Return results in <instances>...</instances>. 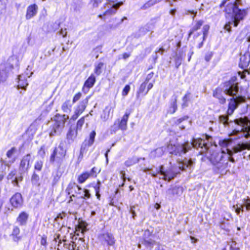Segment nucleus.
I'll list each match as a JSON object with an SVG mask.
<instances>
[{"label":"nucleus","instance_id":"nucleus-1","mask_svg":"<svg viewBox=\"0 0 250 250\" xmlns=\"http://www.w3.org/2000/svg\"><path fill=\"white\" fill-rule=\"evenodd\" d=\"M205 147L207 150H210L208 148V145L205 143V141L202 139H193L191 143L186 142L183 144L173 145L169 144L167 146V151L169 153L175 155L182 156L186 154L192 147L198 148Z\"/></svg>","mask_w":250,"mask_h":250},{"label":"nucleus","instance_id":"nucleus-2","mask_svg":"<svg viewBox=\"0 0 250 250\" xmlns=\"http://www.w3.org/2000/svg\"><path fill=\"white\" fill-rule=\"evenodd\" d=\"M238 83L229 81L225 83L222 87H218L213 92V96L217 99L221 104L226 103L224 94L233 97L240 94Z\"/></svg>","mask_w":250,"mask_h":250},{"label":"nucleus","instance_id":"nucleus-3","mask_svg":"<svg viewBox=\"0 0 250 250\" xmlns=\"http://www.w3.org/2000/svg\"><path fill=\"white\" fill-rule=\"evenodd\" d=\"M225 11L228 14L233 12L231 21L227 22L224 27V28L229 32L231 31V25H233L234 27L237 26L247 15L246 9H241L232 3H229L227 5Z\"/></svg>","mask_w":250,"mask_h":250},{"label":"nucleus","instance_id":"nucleus-4","mask_svg":"<svg viewBox=\"0 0 250 250\" xmlns=\"http://www.w3.org/2000/svg\"><path fill=\"white\" fill-rule=\"evenodd\" d=\"M236 124L242 126L240 131L234 130L229 135L231 139H238L243 137H250V121L247 117L240 118L234 121Z\"/></svg>","mask_w":250,"mask_h":250},{"label":"nucleus","instance_id":"nucleus-5","mask_svg":"<svg viewBox=\"0 0 250 250\" xmlns=\"http://www.w3.org/2000/svg\"><path fill=\"white\" fill-rule=\"evenodd\" d=\"M208 158L217 172L226 167L227 162H225L224 151H213Z\"/></svg>","mask_w":250,"mask_h":250},{"label":"nucleus","instance_id":"nucleus-6","mask_svg":"<svg viewBox=\"0 0 250 250\" xmlns=\"http://www.w3.org/2000/svg\"><path fill=\"white\" fill-rule=\"evenodd\" d=\"M156 171L157 172L156 173H151L152 177L156 178L158 177V174H159L160 176L159 178L160 179H163L165 181L167 180L168 182L173 179L176 176L177 174L179 173V172L175 171L174 168L172 167L165 170L163 165H161L159 169H157Z\"/></svg>","mask_w":250,"mask_h":250},{"label":"nucleus","instance_id":"nucleus-7","mask_svg":"<svg viewBox=\"0 0 250 250\" xmlns=\"http://www.w3.org/2000/svg\"><path fill=\"white\" fill-rule=\"evenodd\" d=\"M69 118L68 115L57 114L54 117V124L52 130L50 133V136H54L57 133L60 132V129L62 128L65 121Z\"/></svg>","mask_w":250,"mask_h":250},{"label":"nucleus","instance_id":"nucleus-8","mask_svg":"<svg viewBox=\"0 0 250 250\" xmlns=\"http://www.w3.org/2000/svg\"><path fill=\"white\" fill-rule=\"evenodd\" d=\"M245 101V97L242 96L240 93L235 97L231 98L229 101L227 115L229 117V116L232 115L238 105L244 102Z\"/></svg>","mask_w":250,"mask_h":250},{"label":"nucleus","instance_id":"nucleus-9","mask_svg":"<svg viewBox=\"0 0 250 250\" xmlns=\"http://www.w3.org/2000/svg\"><path fill=\"white\" fill-rule=\"evenodd\" d=\"M98 240L102 245L107 247L108 250L110 247L115 245L116 242L113 234L109 232L100 234L98 236Z\"/></svg>","mask_w":250,"mask_h":250},{"label":"nucleus","instance_id":"nucleus-10","mask_svg":"<svg viewBox=\"0 0 250 250\" xmlns=\"http://www.w3.org/2000/svg\"><path fill=\"white\" fill-rule=\"evenodd\" d=\"M153 236L148 230L145 231L143 235V240L141 241V244H138V247L141 248V244L144 245L147 249L150 250L154 246H157V243L153 239Z\"/></svg>","mask_w":250,"mask_h":250},{"label":"nucleus","instance_id":"nucleus-11","mask_svg":"<svg viewBox=\"0 0 250 250\" xmlns=\"http://www.w3.org/2000/svg\"><path fill=\"white\" fill-rule=\"evenodd\" d=\"M63 143L60 144L58 148H55L53 153L50 156V161L54 162L55 158L59 159H62L65 156L66 150L63 147Z\"/></svg>","mask_w":250,"mask_h":250},{"label":"nucleus","instance_id":"nucleus-12","mask_svg":"<svg viewBox=\"0 0 250 250\" xmlns=\"http://www.w3.org/2000/svg\"><path fill=\"white\" fill-rule=\"evenodd\" d=\"M188 116H185L179 118H174V125L178 126L181 130L185 129L188 125L191 124V121H188Z\"/></svg>","mask_w":250,"mask_h":250},{"label":"nucleus","instance_id":"nucleus-13","mask_svg":"<svg viewBox=\"0 0 250 250\" xmlns=\"http://www.w3.org/2000/svg\"><path fill=\"white\" fill-rule=\"evenodd\" d=\"M188 116H185L179 118H174V125L178 126L181 130L185 129L188 125L191 124V121H188Z\"/></svg>","mask_w":250,"mask_h":250},{"label":"nucleus","instance_id":"nucleus-14","mask_svg":"<svg viewBox=\"0 0 250 250\" xmlns=\"http://www.w3.org/2000/svg\"><path fill=\"white\" fill-rule=\"evenodd\" d=\"M30 160V154L24 156L21 161L19 167V170L21 173L26 172L29 167V162Z\"/></svg>","mask_w":250,"mask_h":250},{"label":"nucleus","instance_id":"nucleus-15","mask_svg":"<svg viewBox=\"0 0 250 250\" xmlns=\"http://www.w3.org/2000/svg\"><path fill=\"white\" fill-rule=\"evenodd\" d=\"M15 161V159L9 161H3L2 160L0 161V181H1L3 178L6 166L9 167Z\"/></svg>","mask_w":250,"mask_h":250},{"label":"nucleus","instance_id":"nucleus-16","mask_svg":"<svg viewBox=\"0 0 250 250\" xmlns=\"http://www.w3.org/2000/svg\"><path fill=\"white\" fill-rule=\"evenodd\" d=\"M120 5L118 3L116 4H106L105 6V9H106L104 16L105 15H111L114 14L118 8L119 7Z\"/></svg>","mask_w":250,"mask_h":250},{"label":"nucleus","instance_id":"nucleus-17","mask_svg":"<svg viewBox=\"0 0 250 250\" xmlns=\"http://www.w3.org/2000/svg\"><path fill=\"white\" fill-rule=\"evenodd\" d=\"M194 163L192 159H185L183 161L178 163L179 169L182 171L186 170V168H190Z\"/></svg>","mask_w":250,"mask_h":250},{"label":"nucleus","instance_id":"nucleus-18","mask_svg":"<svg viewBox=\"0 0 250 250\" xmlns=\"http://www.w3.org/2000/svg\"><path fill=\"white\" fill-rule=\"evenodd\" d=\"M82 188L74 183H70L66 188L68 194L76 193L80 195L82 193Z\"/></svg>","mask_w":250,"mask_h":250},{"label":"nucleus","instance_id":"nucleus-19","mask_svg":"<svg viewBox=\"0 0 250 250\" xmlns=\"http://www.w3.org/2000/svg\"><path fill=\"white\" fill-rule=\"evenodd\" d=\"M10 203L15 208L20 207L22 203L21 195L19 193H16L11 198Z\"/></svg>","mask_w":250,"mask_h":250},{"label":"nucleus","instance_id":"nucleus-20","mask_svg":"<svg viewBox=\"0 0 250 250\" xmlns=\"http://www.w3.org/2000/svg\"><path fill=\"white\" fill-rule=\"evenodd\" d=\"M38 9V6L35 4L29 5L27 8L26 19L29 20L34 17L37 14Z\"/></svg>","mask_w":250,"mask_h":250},{"label":"nucleus","instance_id":"nucleus-21","mask_svg":"<svg viewBox=\"0 0 250 250\" xmlns=\"http://www.w3.org/2000/svg\"><path fill=\"white\" fill-rule=\"evenodd\" d=\"M130 113L125 112V114L122 117L121 120H118L119 128L125 131L127 129V123Z\"/></svg>","mask_w":250,"mask_h":250},{"label":"nucleus","instance_id":"nucleus-22","mask_svg":"<svg viewBox=\"0 0 250 250\" xmlns=\"http://www.w3.org/2000/svg\"><path fill=\"white\" fill-rule=\"evenodd\" d=\"M16 171H11L8 175V179L11 180L12 183L14 186H18V183L22 180V177L21 176L15 177L16 175Z\"/></svg>","mask_w":250,"mask_h":250},{"label":"nucleus","instance_id":"nucleus-23","mask_svg":"<svg viewBox=\"0 0 250 250\" xmlns=\"http://www.w3.org/2000/svg\"><path fill=\"white\" fill-rule=\"evenodd\" d=\"M88 100L89 97H87L86 99L80 102L79 105L75 110L76 114L77 115H80L83 112L86 107Z\"/></svg>","mask_w":250,"mask_h":250},{"label":"nucleus","instance_id":"nucleus-24","mask_svg":"<svg viewBox=\"0 0 250 250\" xmlns=\"http://www.w3.org/2000/svg\"><path fill=\"white\" fill-rule=\"evenodd\" d=\"M250 62V57L248 55L241 56L240 59L239 66L245 69L248 67Z\"/></svg>","mask_w":250,"mask_h":250},{"label":"nucleus","instance_id":"nucleus-25","mask_svg":"<svg viewBox=\"0 0 250 250\" xmlns=\"http://www.w3.org/2000/svg\"><path fill=\"white\" fill-rule=\"evenodd\" d=\"M245 149H250V144L248 143H239L233 148V150L234 153H237Z\"/></svg>","mask_w":250,"mask_h":250},{"label":"nucleus","instance_id":"nucleus-26","mask_svg":"<svg viewBox=\"0 0 250 250\" xmlns=\"http://www.w3.org/2000/svg\"><path fill=\"white\" fill-rule=\"evenodd\" d=\"M18 88L26 90V87L28 84L27 82L26 79H25V77L23 75H20L18 76Z\"/></svg>","mask_w":250,"mask_h":250},{"label":"nucleus","instance_id":"nucleus-27","mask_svg":"<svg viewBox=\"0 0 250 250\" xmlns=\"http://www.w3.org/2000/svg\"><path fill=\"white\" fill-rule=\"evenodd\" d=\"M177 96L175 94H174L171 97V102L170 104V106L169 107L168 109V112L170 113L173 114L175 113L177 109Z\"/></svg>","mask_w":250,"mask_h":250},{"label":"nucleus","instance_id":"nucleus-28","mask_svg":"<svg viewBox=\"0 0 250 250\" xmlns=\"http://www.w3.org/2000/svg\"><path fill=\"white\" fill-rule=\"evenodd\" d=\"M95 82L96 77L94 74H92L85 82L84 86L89 89L93 87Z\"/></svg>","mask_w":250,"mask_h":250},{"label":"nucleus","instance_id":"nucleus-29","mask_svg":"<svg viewBox=\"0 0 250 250\" xmlns=\"http://www.w3.org/2000/svg\"><path fill=\"white\" fill-rule=\"evenodd\" d=\"M28 215L25 212H21L17 218V222L20 225H24L26 223Z\"/></svg>","mask_w":250,"mask_h":250},{"label":"nucleus","instance_id":"nucleus-30","mask_svg":"<svg viewBox=\"0 0 250 250\" xmlns=\"http://www.w3.org/2000/svg\"><path fill=\"white\" fill-rule=\"evenodd\" d=\"M164 151L163 147L156 148L151 152L149 156L151 158H155L157 157H161L164 154Z\"/></svg>","mask_w":250,"mask_h":250},{"label":"nucleus","instance_id":"nucleus-31","mask_svg":"<svg viewBox=\"0 0 250 250\" xmlns=\"http://www.w3.org/2000/svg\"><path fill=\"white\" fill-rule=\"evenodd\" d=\"M139 161V159L136 157L128 158L125 162V165L127 167H130Z\"/></svg>","mask_w":250,"mask_h":250},{"label":"nucleus","instance_id":"nucleus-32","mask_svg":"<svg viewBox=\"0 0 250 250\" xmlns=\"http://www.w3.org/2000/svg\"><path fill=\"white\" fill-rule=\"evenodd\" d=\"M203 21H198L193 26L188 33V37H190L196 31L198 30L202 25Z\"/></svg>","mask_w":250,"mask_h":250},{"label":"nucleus","instance_id":"nucleus-33","mask_svg":"<svg viewBox=\"0 0 250 250\" xmlns=\"http://www.w3.org/2000/svg\"><path fill=\"white\" fill-rule=\"evenodd\" d=\"M91 177L88 172H85L80 175L78 179V182L80 184L83 183L88 178Z\"/></svg>","mask_w":250,"mask_h":250},{"label":"nucleus","instance_id":"nucleus-34","mask_svg":"<svg viewBox=\"0 0 250 250\" xmlns=\"http://www.w3.org/2000/svg\"><path fill=\"white\" fill-rule=\"evenodd\" d=\"M161 1V0H149L144 4L142 7V9L144 10L146 9Z\"/></svg>","mask_w":250,"mask_h":250},{"label":"nucleus","instance_id":"nucleus-35","mask_svg":"<svg viewBox=\"0 0 250 250\" xmlns=\"http://www.w3.org/2000/svg\"><path fill=\"white\" fill-rule=\"evenodd\" d=\"M87 230L86 227L83 226L82 225H78L75 229L76 235L79 236L80 233L83 234Z\"/></svg>","mask_w":250,"mask_h":250},{"label":"nucleus","instance_id":"nucleus-36","mask_svg":"<svg viewBox=\"0 0 250 250\" xmlns=\"http://www.w3.org/2000/svg\"><path fill=\"white\" fill-rule=\"evenodd\" d=\"M104 66V63L100 62L95 65L94 73L97 76L100 75L102 72V68Z\"/></svg>","mask_w":250,"mask_h":250},{"label":"nucleus","instance_id":"nucleus-37","mask_svg":"<svg viewBox=\"0 0 250 250\" xmlns=\"http://www.w3.org/2000/svg\"><path fill=\"white\" fill-rule=\"evenodd\" d=\"M227 151L228 155L224 153L225 162H227V164H228V162L229 160L230 162H234V158L231 157L232 154V151L228 149H227Z\"/></svg>","mask_w":250,"mask_h":250},{"label":"nucleus","instance_id":"nucleus-38","mask_svg":"<svg viewBox=\"0 0 250 250\" xmlns=\"http://www.w3.org/2000/svg\"><path fill=\"white\" fill-rule=\"evenodd\" d=\"M16 151V149L15 147H13L11 148L10 150H8L6 152V156L7 158L9 159H11V160H12L13 159H15L16 160L15 158H13V155L15 153Z\"/></svg>","mask_w":250,"mask_h":250},{"label":"nucleus","instance_id":"nucleus-39","mask_svg":"<svg viewBox=\"0 0 250 250\" xmlns=\"http://www.w3.org/2000/svg\"><path fill=\"white\" fill-rule=\"evenodd\" d=\"M71 105L69 101L65 102L62 105V109L64 112H68L70 110Z\"/></svg>","mask_w":250,"mask_h":250},{"label":"nucleus","instance_id":"nucleus-40","mask_svg":"<svg viewBox=\"0 0 250 250\" xmlns=\"http://www.w3.org/2000/svg\"><path fill=\"white\" fill-rule=\"evenodd\" d=\"M43 161L42 160H38L35 162L34 165V168L35 170L40 171L42 167Z\"/></svg>","mask_w":250,"mask_h":250},{"label":"nucleus","instance_id":"nucleus-41","mask_svg":"<svg viewBox=\"0 0 250 250\" xmlns=\"http://www.w3.org/2000/svg\"><path fill=\"white\" fill-rule=\"evenodd\" d=\"M229 117L227 115H223L219 116L220 122L224 124L225 125H227L229 124Z\"/></svg>","mask_w":250,"mask_h":250},{"label":"nucleus","instance_id":"nucleus-42","mask_svg":"<svg viewBox=\"0 0 250 250\" xmlns=\"http://www.w3.org/2000/svg\"><path fill=\"white\" fill-rule=\"evenodd\" d=\"M147 83L144 82L141 84L139 91L137 92L138 94L145 93Z\"/></svg>","mask_w":250,"mask_h":250},{"label":"nucleus","instance_id":"nucleus-43","mask_svg":"<svg viewBox=\"0 0 250 250\" xmlns=\"http://www.w3.org/2000/svg\"><path fill=\"white\" fill-rule=\"evenodd\" d=\"M77 132L74 129L70 128L68 132L67 133V136L68 139H73L76 137Z\"/></svg>","mask_w":250,"mask_h":250},{"label":"nucleus","instance_id":"nucleus-44","mask_svg":"<svg viewBox=\"0 0 250 250\" xmlns=\"http://www.w3.org/2000/svg\"><path fill=\"white\" fill-rule=\"evenodd\" d=\"M84 123V117H82L78 122L76 126V130H81Z\"/></svg>","mask_w":250,"mask_h":250},{"label":"nucleus","instance_id":"nucleus-45","mask_svg":"<svg viewBox=\"0 0 250 250\" xmlns=\"http://www.w3.org/2000/svg\"><path fill=\"white\" fill-rule=\"evenodd\" d=\"M96 135V132L94 131H92L89 135V140L88 142V145L91 146L94 142V138Z\"/></svg>","mask_w":250,"mask_h":250},{"label":"nucleus","instance_id":"nucleus-46","mask_svg":"<svg viewBox=\"0 0 250 250\" xmlns=\"http://www.w3.org/2000/svg\"><path fill=\"white\" fill-rule=\"evenodd\" d=\"M247 210H250V198L249 197H247L246 199H244L243 200V204Z\"/></svg>","mask_w":250,"mask_h":250},{"label":"nucleus","instance_id":"nucleus-47","mask_svg":"<svg viewBox=\"0 0 250 250\" xmlns=\"http://www.w3.org/2000/svg\"><path fill=\"white\" fill-rule=\"evenodd\" d=\"M101 182L98 181L97 182V185L94 187V189L96 192V196H97L98 199L100 198V188L101 186Z\"/></svg>","mask_w":250,"mask_h":250},{"label":"nucleus","instance_id":"nucleus-48","mask_svg":"<svg viewBox=\"0 0 250 250\" xmlns=\"http://www.w3.org/2000/svg\"><path fill=\"white\" fill-rule=\"evenodd\" d=\"M209 26L208 25H205L204 26L203 28V35L201 37V39H203V40L204 41L205 39V38L207 36V34L208 32V31L209 30Z\"/></svg>","mask_w":250,"mask_h":250},{"label":"nucleus","instance_id":"nucleus-49","mask_svg":"<svg viewBox=\"0 0 250 250\" xmlns=\"http://www.w3.org/2000/svg\"><path fill=\"white\" fill-rule=\"evenodd\" d=\"M39 180V176L36 173H34L32 176L31 181L32 183L34 185H37L39 186V184L38 183V181Z\"/></svg>","mask_w":250,"mask_h":250},{"label":"nucleus","instance_id":"nucleus-50","mask_svg":"<svg viewBox=\"0 0 250 250\" xmlns=\"http://www.w3.org/2000/svg\"><path fill=\"white\" fill-rule=\"evenodd\" d=\"M130 89V87L129 85H126L122 91V96L124 97L126 96L129 93Z\"/></svg>","mask_w":250,"mask_h":250},{"label":"nucleus","instance_id":"nucleus-51","mask_svg":"<svg viewBox=\"0 0 250 250\" xmlns=\"http://www.w3.org/2000/svg\"><path fill=\"white\" fill-rule=\"evenodd\" d=\"M190 94L189 93H187L183 98V106H187V103L188 101L190 98Z\"/></svg>","mask_w":250,"mask_h":250},{"label":"nucleus","instance_id":"nucleus-52","mask_svg":"<svg viewBox=\"0 0 250 250\" xmlns=\"http://www.w3.org/2000/svg\"><path fill=\"white\" fill-rule=\"evenodd\" d=\"M66 216V213L64 212H62L61 213L59 214L56 218H55V221L58 222L59 224H60V220H62L64 217Z\"/></svg>","mask_w":250,"mask_h":250},{"label":"nucleus","instance_id":"nucleus-53","mask_svg":"<svg viewBox=\"0 0 250 250\" xmlns=\"http://www.w3.org/2000/svg\"><path fill=\"white\" fill-rule=\"evenodd\" d=\"M212 55H213V53L212 52H207L206 55H205V60L207 61V62H209L212 57Z\"/></svg>","mask_w":250,"mask_h":250},{"label":"nucleus","instance_id":"nucleus-54","mask_svg":"<svg viewBox=\"0 0 250 250\" xmlns=\"http://www.w3.org/2000/svg\"><path fill=\"white\" fill-rule=\"evenodd\" d=\"M20 232L19 228L17 227H15L13 229L12 235L17 237L19 234Z\"/></svg>","mask_w":250,"mask_h":250},{"label":"nucleus","instance_id":"nucleus-55","mask_svg":"<svg viewBox=\"0 0 250 250\" xmlns=\"http://www.w3.org/2000/svg\"><path fill=\"white\" fill-rule=\"evenodd\" d=\"M154 81H153L152 82H149L148 83L147 85H146V87H147V90H146V91L145 92V93H144V95H146L148 91L151 89L153 86V83H154Z\"/></svg>","mask_w":250,"mask_h":250},{"label":"nucleus","instance_id":"nucleus-56","mask_svg":"<svg viewBox=\"0 0 250 250\" xmlns=\"http://www.w3.org/2000/svg\"><path fill=\"white\" fill-rule=\"evenodd\" d=\"M101 0H91V3L92 4L93 7H97L99 4L101 3Z\"/></svg>","mask_w":250,"mask_h":250},{"label":"nucleus","instance_id":"nucleus-57","mask_svg":"<svg viewBox=\"0 0 250 250\" xmlns=\"http://www.w3.org/2000/svg\"><path fill=\"white\" fill-rule=\"evenodd\" d=\"M81 96H82V93H81L79 92L77 94H76L74 96V97H73V103H75L77 101H78L81 98Z\"/></svg>","mask_w":250,"mask_h":250},{"label":"nucleus","instance_id":"nucleus-58","mask_svg":"<svg viewBox=\"0 0 250 250\" xmlns=\"http://www.w3.org/2000/svg\"><path fill=\"white\" fill-rule=\"evenodd\" d=\"M229 245L230 250H238V248L235 247V244L233 241L231 242ZM223 250H227V249L225 248Z\"/></svg>","mask_w":250,"mask_h":250},{"label":"nucleus","instance_id":"nucleus-59","mask_svg":"<svg viewBox=\"0 0 250 250\" xmlns=\"http://www.w3.org/2000/svg\"><path fill=\"white\" fill-rule=\"evenodd\" d=\"M97 168L95 167H93L90 172H88L90 175L92 177H95L96 176Z\"/></svg>","mask_w":250,"mask_h":250},{"label":"nucleus","instance_id":"nucleus-60","mask_svg":"<svg viewBox=\"0 0 250 250\" xmlns=\"http://www.w3.org/2000/svg\"><path fill=\"white\" fill-rule=\"evenodd\" d=\"M47 238L46 236L43 235L41 239V244L42 246H44L45 247H46L47 246V241H46Z\"/></svg>","mask_w":250,"mask_h":250},{"label":"nucleus","instance_id":"nucleus-61","mask_svg":"<svg viewBox=\"0 0 250 250\" xmlns=\"http://www.w3.org/2000/svg\"><path fill=\"white\" fill-rule=\"evenodd\" d=\"M83 192L84 196H83V199L89 198L90 197L91 194L89 192V190L85 189L83 190Z\"/></svg>","mask_w":250,"mask_h":250},{"label":"nucleus","instance_id":"nucleus-62","mask_svg":"<svg viewBox=\"0 0 250 250\" xmlns=\"http://www.w3.org/2000/svg\"><path fill=\"white\" fill-rule=\"evenodd\" d=\"M165 51V49L163 48H161L160 49H159L158 50L156 51H155V59L156 60L158 56L157 55V53H160L161 55H162L164 53V52Z\"/></svg>","mask_w":250,"mask_h":250},{"label":"nucleus","instance_id":"nucleus-63","mask_svg":"<svg viewBox=\"0 0 250 250\" xmlns=\"http://www.w3.org/2000/svg\"><path fill=\"white\" fill-rule=\"evenodd\" d=\"M242 207L241 205L237 204L236 206H233V208L235 209V212L237 215H239L241 211V208Z\"/></svg>","mask_w":250,"mask_h":250},{"label":"nucleus","instance_id":"nucleus-64","mask_svg":"<svg viewBox=\"0 0 250 250\" xmlns=\"http://www.w3.org/2000/svg\"><path fill=\"white\" fill-rule=\"evenodd\" d=\"M153 72H151L149 74H147L146 77V79L145 81V82H146V83H148V82L152 78V77H153Z\"/></svg>","mask_w":250,"mask_h":250}]
</instances>
